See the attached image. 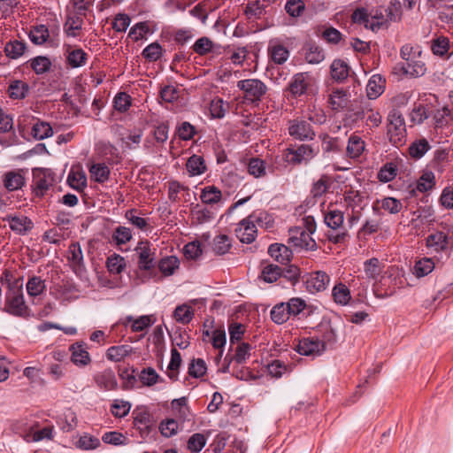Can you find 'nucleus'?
Instances as JSON below:
<instances>
[{"instance_id":"1","label":"nucleus","mask_w":453,"mask_h":453,"mask_svg":"<svg viewBox=\"0 0 453 453\" xmlns=\"http://www.w3.org/2000/svg\"><path fill=\"white\" fill-rule=\"evenodd\" d=\"M23 294V286L18 280L8 284L4 311L12 316L24 317L27 313Z\"/></svg>"},{"instance_id":"2","label":"nucleus","mask_w":453,"mask_h":453,"mask_svg":"<svg viewBox=\"0 0 453 453\" xmlns=\"http://www.w3.org/2000/svg\"><path fill=\"white\" fill-rule=\"evenodd\" d=\"M343 212L334 209L328 210L324 214V222L333 232L327 234L328 240L334 243H339L345 240L348 232L343 226Z\"/></svg>"},{"instance_id":"3","label":"nucleus","mask_w":453,"mask_h":453,"mask_svg":"<svg viewBox=\"0 0 453 453\" xmlns=\"http://www.w3.org/2000/svg\"><path fill=\"white\" fill-rule=\"evenodd\" d=\"M32 173V191L35 196L42 197L56 182L55 173L49 168H34Z\"/></svg>"},{"instance_id":"4","label":"nucleus","mask_w":453,"mask_h":453,"mask_svg":"<svg viewBox=\"0 0 453 453\" xmlns=\"http://www.w3.org/2000/svg\"><path fill=\"white\" fill-rule=\"evenodd\" d=\"M394 73L403 75L410 78H418L423 76L426 72V65L423 61L416 59V57L410 61H404L395 64L393 68Z\"/></svg>"},{"instance_id":"5","label":"nucleus","mask_w":453,"mask_h":453,"mask_svg":"<svg viewBox=\"0 0 453 453\" xmlns=\"http://www.w3.org/2000/svg\"><path fill=\"white\" fill-rule=\"evenodd\" d=\"M311 234L303 227L291 228L289 230L288 244L306 250H315L317 243L311 237Z\"/></svg>"},{"instance_id":"6","label":"nucleus","mask_w":453,"mask_h":453,"mask_svg":"<svg viewBox=\"0 0 453 453\" xmlns=\"http://www.w3.org/2000/svg\"><path fill=\"white\" fill-rule=\"evenodd\" d=\"M237 88L242 90L245 94V98L251 102L259 101L266 92V86L257 79L239 81Z\"/></svg>"},{"instance_id":"7","label":"nucleus","mask_w":453,"mask_h":453,"mask_svg":"<svg viewBox=\"0 0 453 453\" xmlns=\"http://www.w3.org/2000/svg\"><path fill=\"white\" fill-rule=\"evenodd\" d=\"M404 120L402 115L393 111L388 115V135L389 142H400L405 133Z\"/></svg>"},{"instance_id":"8","label":"nucleus","mask_w":453,"mask_h":453,"mask_svg":"<svg viewBox=\"0 0 453 453\" xmlns=\"http://www.w3.org/2000/svg\"><path fill=\"white\" fill-rule=\"evenodd\" d=\"M311 155L312 150L309 145H297L296 143L294 145L291 144L290 147L287 149L284 157L287 162L296 165L308 160L311 157Z\"/></svg>"},{"instance_id":"9","label":"nucleus","mask_w":453,"mask_h":453,"mask_svg":"<svg viewBox=\"0 0 453 453\" xmlns=\"http://www.w3.org/2000/svg\"><path fill=\"white\" fill-rule=\"evenodd\" d=\"M68 261L77 276L82 278L85 273L83 253L80 242H73L68 249Z\"/></svg>"},{"instance_id":"10","label":"nucleus","mask_w":453,"mask_h":453,"mask_svg":"<svg viewBox=\"0 0 453 453\" xmlns=\"http://www.w3.org/2000/svg\"><path fill=\"white\" fill-rule=\"evenodd\" d=\"M289 134L296 140L311 141L314 139L315 133L310 123L305 120H293L288 127Z\"/></svg>"},{"instance_id":"11","label":"nucleus","mask_w":453,"mask_h":453,"mask_svg":"<svg viewBox=\"0 0 453 453\" xmlns=\"http://www.w3.org/2000/svg\"><path fill=\"white\" fill-rule=\"evenodd\" d=\"M257 232V226L250 217L243 219L235 228L236 237L244 243L253 242L256 239Z\"/></svg>"},{"instance_id":"12","label":"nucleus","mask_w":453,"mask_h":453,"mask_svg":"<svg viewBox=\"0 0 453 453\" xmlns=\"http://www.w3.org/2000/svg\"><path fill=\"white\" fill-rule=\"evenodd\" d=\"M311 76L308 73L295 74L288 84L290 93L295 96L305 94L311 84Z\"/></svg>"},{"instance_id":"13","label":"nucleus","mask_w":453,"mask_h":453,"mask_svg":"<svg viewBox=\"0 0 453 453\" xmlns=\"http://www.w3.org/2000/svg\"><path fill=\"white\" fill-rule=\"evenodd\" d=\"M330 281L329 276L321 271H318L310 274L306 280V288L309 292H320L326 288Z\"/></svg>"},{"instance_id":"14","label":"nucleus","mask_w":453,"mask_h":453,"mask_svg":"<svg viewBox=\"0 0 453 453\" xmlns=\"http://www.w3.org/2000/svg\"><path fill=\"white\" fill-rule=\"evenodd\" d=\"M135 250L138 253V265L141 270H150L154 266V252L148 242H141Z\"/></svg>"},{"instance_id":"15","label":"nucleus","mask_w":453,"mask_h":453,"mask_svg":"<svg viewBox=\"0 0 453 453\" xmlns=\"http://www.w3.org/2000/svg\"><path fill=\"white\" fill-rule=\"evenodd\" d=\"M4 220L8 221L10 228L18 234H26L34 226L32 220L26 216L9 215Z\"/></svg>"},{"instance_id":"16","label":"nucleus","mask_w":453,"mask_h":453,"mask_svg":"<svg viewBox=\"0 0 453 453\" xmlns=\"http://www.w3.org/2000/svg\"><path fill=\"white\" fill-rule=\"evenodd\" d=\"M96 384L102 389L111 391L118 388V381L111 369H105L94 376Z\"/></svg>"},{"instance_id":"17","label":"nucleus","mask_w":453,"mask_h":453,"mask_svg":"<svg viewBox=\"0 0 453 453\" xmlns=\"http://www.w3.org/2000/svg\"><path fill=\"white\" fill-rule=\"evenodd\" d=\"M4 186L8 191L20 189L26 183L22 170L9 171L4 175Z\"/></svg>"},{"instance_id":"18","label":"nucleus","mask_w":453,"mask_h":453,"mask_svg":"<svg viewBox=\"0 0 453 453\" xmlns=\"http://www.w3.org/2000/svg\"><path fill=\"white\" fill-rule=\"evenodd\" d=\"M386 80L380 74H373L366 85L367 97L371 100L378 98L385 89Z\"/></svg>"},{"instance_id":"19","label":"nucleus","mask_w":453,"mask_h":453,"mask_svg":"<svg viewBox=\"0 0 453 453\" xmlns=\"http://www.w3.org/2000/svg\"><path fill=\"white\" fill-rule=\"evenodd\" d=\"M354 23L363 24L366 28L373 32L380 30L384 26V21L370 22V17L365 8H358L351 15Z\"/></svg>"},{"instance_id":"20","label":"nucleus","mask_w":453,"mask_h":453,"mask_svg":"<svg viewBox=\"0 0 453 453\" xmlns=\"http://www.w3.org/2000/svg\"><path fill=\"white\" fill-rule=\"evenodd\" d=\"M297 351L303 356L320 354L324 349V342L318 339H303L297 345Z\"/></svg>"},{"instance_id":"21","label":"nucleus","mask_w":453,"mask_h":453,"mask_svg":"<svg viewBox=\"0 0 453 453\" xmlns=\"http://www.w3.org/2000/svg\"><path fill=\"white\" fill-rule=\"evenodd\" d=\"M304 58L309 64L318 65L326 58L324 49L315 42H308L304 48Z\"/></svg>"},{"instance_id":"22","label":"nucleus","mask_w":453,"mask_h":453,"mask_svg":"<svg viewBox=\"0 0 453 453\" xmlns=\"http://www.w3.org/2000/svg\"><path fill=\"white\" fill-rule=\"evenodd\" d=\"M83 16H85V12L70 11L67 20L65 24V30L67 35L76 36L78 35V31L82 28Z\"/></svg>"},{"instance_id":"23","label":"nucleus","mask_w":453,"mask_h":453,"mask_svg":"<svg viewBox=\"0 0 453 453\" xmlns=\"http://www.w3.org/2000/svg\"><path fill=\"white\" fill-rule=\"evenodd\" d=\"M349 73V66L342 59H334L330 65L331 77L336 82L344 81Z\"/></svg>"},{"instance_id":"24","label":"nucleus","mask_w":453,"mask_h":453,"mask_svg":"<svg viewBox=\"0 0 453 453\" xmlns=\"http://www.w3.org/2000/svg\"><path fill=\"white\" fill-rule=\"evenodd\" d=\"M268 50L272 60L275 64L281 65L285 63L289 57L288 50L284 45L273 41L270 42Z\"/></svg>"},{"instance_id":"25","label":"nucleus","mask_w":453,"mask_h":453,"mask_svg":"<svg viewBox=\"0 0 453 453\" xmlns=\"http://www.w3.org/2000/svg\"><path fill=\"white\" fill-rule=\"evenodd\" d=\"M268 252L272 257L282 265L289 261L291 255V251L287 246L278 243L270 245Z\"/></svg>"},{"instance_id":"26","label":"nucleus","mask_w":453,"mask_h":453,"mask_svg":"<svg viewBox=\"0 0 453 453\" xmlns=\"http://www.w3.org/2000/svg\"><path fill=\"white\" fill-rule=\"evenodd\" d=\"M131 353L132 348L129 345H118L110 347L106 351V357L110 361L121 362Z\"/></svg>"},{"instance_id":"27","label":"nucleus","mask_w":453,"mask_h":453,"mask_svg":"<svg viewBox=\"0 0 453 453\" xmlns=\"http://www.w3.org/2000/svg\"><path fill=\"white\" fill-rule=\"evenodd\" d=\"M426 244L436 251L445 250L448 248V236L443 232H436L428 235Z\"/></svg>"},{"instance_id":"28","label":"nucleus","mask_w":453,"mask_h":453,"mask_svg":"<svg viewBox=\"0 0 453 453\" xmlns=\"http://www.w3.org/2000/svg\"><path fill=\"white\" fill-rule=\"evenodd\" d=\"M89 173L91 180L102 183L109 179L110 169L104 163H97L89 167Z\"/></svg>"},{"instance_id":"29","label":"nucleus","mask_w":453,"mask_h":453,"mask_svg":"<svg viewBox=\"0 0 453 453\" xmlns=\"http://www.w3.org/2000/svg\"><path fill=\"white\" fill-rule=\"evenodd\" d=\"M45 281L39 276H32L27 283V292L29 296L36 297L45 291Z\"/></svg>"},{"instance_id":"30","label":"nucleus","mask_w":453,"mask_h":453,"mask_svg":"<svg viewBox=\"0 0 453 453\" xmlns=\"http://www.w3.org/2000/svg\"><path fill=\"white\" fill-rule=\"evenodd\" d=\"M270 314L272 320L278 325L285 323L290 317L285 302L274 305Z\"/></svg>"},{"instance_id":"31","label":"nucleus","mask_w":453,"mask_h":453,"mask_svg":"<svg viewBox=\"0 0 453 453\" xmlns=\"http://www.w3.org/2000/svg\"><path fill=\"white\" fill-rule=\"evenodd\" d=\"M71 361L78 366L85 365V347L82 342H78L69 347Z\"/></svg>"},{"instance_id":"32","label":"nucleus","mask_w":453,"mask_h":453,"mask_svg":"<svg viewBox=\"0 0 453 453\" xmlns=\"http://www.w3.org/2000/svg\"><path fill=\"white\" fill-rule=\"evenodd\" d=\"M328 103L334 111L344 108L348 103V95L342 89H336L329 96Z\"/></svg>"},{"instance_id":"33","label":"nucleus","mask_w":453,"mask_h":453,"mask_svg":"<svg viewBox=\"0 0 453 453\" xmlns=\"http://www.w3.org/2000/svg\"><path fill=\"white\" fill-rule=\"evenodd\" d=\"M52 127L47 122L37 121L31 129L32 136L36 140H43L52 135Z\"/></svg>"},{"instance_id":"34","label":"nucleus","mask_w":453,"mask_h":453,"mask_svg":"<svg viewBox=\"0 0 453 453\" xmlns=\"http://www.w3.org/2000/svg\"><path fill=\"white\" fill-rule=\"evenodd\" d=\"M49 36V30L44 25L35 26L29 32V38L31 42L37 45L44 43Z\"/></svg>"},{"instance_id":"35","label":"nucleus","mask_w":453,"mask_h":453,"mask_svg":"<svg viewBox=\"0 0 453 453\" xmlns=\"http://www.w3.org/2000/svg\"><path fill=\"white\" fill-rule=\"evenodd\" d=\"M181 364V357L176 349L171 350V360L167 367V375L173 380H176L178 376V370Z\"/></svg>"},{"instance_id":"36","label":"nucleus","mask_w":453,"mask_h":453,"mask_svg":"<svg viewBox=\"0 0 453 453\" xmlns=\"http://www.w3.org/2000/svg\"><path fill=\"white\" fill-rule=\"evenodd\" d=\"M317 35L330 44H338L342 39V33L333 27H325L320 33L318 31Z\"/></svg>"},{"instance_id":"37","label":"nucleus","mask_w":453,"mask_h":453,"mask_svg":"<svg viewBox=\"0 0 453 453\" xmlns=\"http://www.w3.org/2000/svg\"><path fill=\"white\" fill-rule=\"evenodd\" d=\"M67 182L70 187L83 191L85 188V173L73 167L68 174Z\"/></svg>"},{"instance_id":"38","label":"nucleus","mask_w":453,"mask_h":453,"mask_svg":"<svg viewBox=\"0 0 453 453\" xmlns=\"http://www.w3.org/2000/svg\"><path fill=\"white\" fill-rule=\"evenodd\" d=\"M178 267H179V260L174 256L164 257L159 261V264H158V268H159L160 272L165 276L173 274L174 271Z\"/></svg>"},{"instance_id":"39","label":"nucleus","mask_w":453,"mask_h":453,"mask_svg":"<svg viewBox=\"0 0 453 453\" xmlns=\"http://www.w3.org/2000/svg\"><path fill=\"white\" fill-rule=\"evenodd\" d=\"M281 267L277 265L270 264L263 268L261 277L265 282L273 283L281 277Z\"/></svg>"},{"instance_id":"40","label":"nucleus","mask_w":453,"mask_h":453,"mask_svg":"<svg viewBox=\"0 0 453 453\" xmlns=\"http://www.w3.org/2000/svg\"><path fill=\"white\" fill-rule=\"evenodd\" d=\"M244 12L249 19H259L265 13V6L258 0L250 2L246 5Z\"/></svg>"},{"instance_id":"41","label":"nucleus","mask_w":453,"mask_h":453,"mask_svg":"<svg viewBox=\"0 0 453 453\" xmlns=\"http://www.w3.org/2000/svg\"><path fill=\"white\" fill-rule=\"evenodd\" d=\"M434 268V263L431 258L424 257L416 262L414 274L420 278L430 273Z\"/></svg>"},{"instance_id":"42","label":"nucleus","mask_w":453,"mask_h":453,"mask_svg":"<svg viewBox=\"0 0 453 453\" xmlns=\"http://www.w3.org/2000/svg\"><path fill=\"white\" fill-rule=\"evenodd\" d=\"M357 115L361 119H366L372 126L377 127L381 121V116L378 111H374L370 104L366 102L360 112Z\"/></svg>"},{"instance_id":"43","label":"nucleus","mask_w":453,"mask_h":453,"mask_svg":"<svg viewBox=\"0 0 453 453\" xmlns=\"http://www.w3.org/2000/svg\"><path fill=\"white\" fill-rule=\"evenodd\" d=\"M187 169L192 175L203 173L206 169L203 158L196 155L190 157L187 162Z\"/></svg>"},{"instance_id":"44","label":"nucleus","mask_w":453,"mask_h":453,"mask_svg":"<svg viewBox=\"0 0 453 453\" xmlns=\"http://www.w3.org/2000/svg\"><path fill=\"white\" fill-rule=\"evenodd\" d=\"M397 174L396 165L390 162L384 165L378 173L377 178L381 182H388L393 180Z\"/></svg>"},{"instance_id":"45","label":"nucleus","mask_w":453,"mask_h":453,"mask_svg":"<svg viewBox=\"0 0 453 453\" xmlns=\"http://www.w3.org/2000/svg\"><path fill=\"white\" fill-rule=\"evenodd\" d=\"M194 316L193 310L187 304L179 305L173 312L174 319L182 324H188Z\"/></svg>"},{"instance_id":"46","label":"nucleus","mask_w":453,"mask_h":453,"mask_svg":"<svg viewBox=\"0 0 453 453\" xmlns=\"http://www.w3.org/2000/svg\"><path fill=\"white\" fill-rule=\"evenodd\" d=\"M25 50V43L19 41L9 42L4 47L6 56L12 58H18L21 57L24 54Z\"/></svg>"},{"instance_id":"47","label":"nucleus","mask_w":453,"mask_h":453,"mask_svg":"<svg viewBox=\"0 0 453 453\" xmlns=\"http://www.w3.org/2000/svg\"><path fill=\"white\" fill-rule=\"evenodd\" d=\"M333 296L337 303L345 305L350 299V292L344 284L340 283L333 288Z\"/></svg>"},{"instance_id":"48","label":"nucleus","mask_w":453,"mask_h":453,"mask_svg":"<svg viewBox=\"0 0 453 453\" xmlns=\"http://www.w3.org/2000/svg\"><path fill=\"white\" fill-rule=\"evenodd\" d=\"M252 219V222L260 227L270 228L273 225V219L272 215L265 211L253 212L249 216Z\"/></svg>"},{"instance_id":"49","label":"nucleus","mask_w":453,"mask_h":453,"mask_svg":"<svg viewBox=\"0 0 453 453\" xmlns=\"http://www.w3.org/2000/svg\"><path fill=\"white\" fill-rule=\"evenodd\" d=\"M231 247L227 235L220 234L213 239L212 249L217 255L226 254Z\"/></svg>"},{"instance_id":"50","label":"nucleus","mask_w":453,"mask_h":453,"mask_svg":"<svg viewBox=\"0 0 453 453\" xmlns=\"http://www.w3.org/2000/svg\"><path fill=\"white\" fill-rule=\"evenodd\" d=\"M221 198V191L215 187H208L203 189L201 200L207 204L218 203Z\"/></svg>"},{"instance_id":"51","label":"nucleus","mask_w":453,"mask_h":453,"mask_svg":"<svg viewBox=\"0 0 453 453\" xmlns=\"http://www.w3.org/2000/svg\"><path fill=\"white\" fill-rule=\"evenodd\" d=\"M27 436L28 441L38 442L43 440H52L53 438V427L45 426L41 430L33 431Z\"/></svg>"},{"instance_id":"52","label":"nucleus","mask_w":453,"mask_h":453,"mask_svg":"<svg viewBox=\"0 0 453 453\" xmlns=\"http://www.w3.org/2000/svg\"><path fill=\"white\" fill-rule=\"evenodd\" d=\"M196 127L189 122H182L175 131V134L182 141H188L194 137Z\"/></svg>"},{"instance_id":"53","label":"nucleus","mask_w":453,"mask_h":453,"mask_svg":"<svg viewBox=\"0 0 453 453\" xmlns=\"http://www.w3.org/2000/svg\"><path fill=\"white\" fill-rule=\"evenodd\" d=\"M27 85L20 81L12 82L9 87V95L13 99H22L27 92Z\"/></svg>"},{"instance_id":"54","label":"nucleus","mask_w":453,"mask_h":453,"mask_svg":"<svg viewBox=\"0 0 453 453\" xmlns=\"http://www.w3.org/2000/svg\"><path fill=\"white\" fill-rule=\"evenodd\" d=\"M365 273L369 279H376L381 273L380 263L378 258L372 257L365 262Z\"/></svg>"},{"instance_id":"55","label":"nucleus","mask_w":453,"mask_h":453,"mask_svg":"<svg viewBox=\"0 0 453 453\" xmlns=\"http://www.w3.org/2000/svg\"><path fill=\"white\" fill-rule=\"evenodd\" d=\"M305 9L303 0H288L285 4L287 13L294 18L300 17Z\"/></svg>"},{"instance_id":"56","label":"nucleus","mask_w":453,"mask_h":453,"mask_svg":"<svg viewBox=\"0 0 453 453\" xmlns=\"http://www.w3.org/2000/svg\"><path fill=\"white\" fill-rule=\"evenodd\" d=\"M289 316H297L307 306L306 302L300 297H292L286 302Z\"/></svg>"},{"instance_id":"57","label":"nucleus","mask_w":453,"mask_h":453,"mask_svg":"<svg viewBox=\"0 0 453 453\" xmlns=\"http://www.w3.org/2000/svg\"><path fill=\"white\" fill-rule=\"evenodd\" d=\"M107 268L112 273H120L124 268L126 267L125 259L119 255L114 254L113 256L108 257Z\"/></svg>"},{"instance_id":"58","label":"nucleus","mask_w":453,"mask_h":453,"mask_svg":"<svg viewBox=\"0 0 453 453\" xmlns=\"http://www.w3.org/2000/svg\"><path fill=\"white\" fill-rule=\"evenodd\" d=\"M227 108V104L220 98H216L211 102L210 111L213 118L221 119L225 116Z\"/></svg>"},{"instance_id":"59","label":"nucleus","mask_w":453,"mask_h":453,"mask_svg":"<svg viewBox=\"0 0 453 453\" xmlns=\"http://www.w3.org/2000/svg\"><path fill=\"white\" fill-rule=\"evenodd\" d=\"M434 186V174L432 172L424 173L417 182V189L426 192Z\"/></svg>"},{"instance_id":"60","label":"nucleus","mask_w":453,"mask_h":453,"mask_svg":"<svg viewBox=\"0 0 453 453\" xmlns=\"http://www.w3.org/2000/svg\"><path fill=\"white\" fill-rule=\"evenodd\" d=\"M66 59L70 66L79 67L85 60V52L81 49L67 50Z\"/></svg>"},{"instance_id":"61","label":"nucleus","mask_w":453,"mask_h":453,"mask_svg":"<svg viewBox=\"0 0 453 453\" xmlns=\"http://www.w3.org/2000/svg\"><path fill=\"white\" fill-rule=\"evenodd\" d=\"M207 367L205 362L201 359H194L188 366V374L194 378H200L206 372Z\"/></svg>"},{"instance_id":"62","label":"nucleus","mask_w":453,"mask_h":453,"mask_svg":"<svg viewBox=\"0 0 453 453\" xmlns=\"http://www.w3.org/2000/svg\"><path fill=\"white\" fill-rule=\"evenodd\" d=\"M51 65L50 60L46 57H36L31 60V67L37 74L46 73Z\"/></svg>"},{"instance_id":"63","label":"nucleus","mask_w":453,"mask_h":453,"mask_svg":"<svg viewBox=\"0 0 453 453\" xmlns=\"http://www.w3.org/2000/svg\"><path fill=\"white\" fill-rule=\"evenodd\" d=\"M162 55V48L157 42L148 45L142 50V57L149 61H157Z\"/></svg>"},{"instance_id":"64","label":"nucleus","mask_w":453,"mask_h":453,"mask_svg":"<svg viewBox=\"0 0 453 453\" xmlns=\"http://www.w3.org/2000/svg\"><path fill=\"white\" fill-rule=\"evenodd\" d=\"M213 42L208 37H201L193 45V50L198 55H205L211 51Z\"/></svg>"}]
</instances>
